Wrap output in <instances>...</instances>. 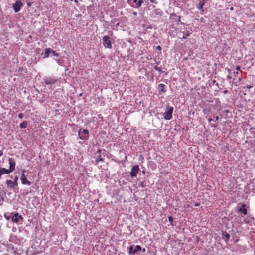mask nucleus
I'll return each mask as SVG.
<instances>
[{
	"label": "nucleus",
	"mask_w": 255,
	"mask_h": 255,
	"mask_svg": "<svg viewBox=\"0 0 255 255\" xmlns=\"http://www.w3.org/2000/svg\"><path fill=\"white\" fill-rule=\"evenodd\" d=\"M9 164V168L7 169L4 168H0V179L1 178V176L4 174H9L15 170V162L14 159L9 158L8 159Z\"/></svg>",
	"instance_id": "1"
},
{
	"label": "nucleus",
	"mask_w": 255,
	"mask_h": 255,
	"mask_svg": "<svg viewBox=\"0 0 255 255\" xmlns=\"http://www.w3.org/2000/svg\"><path fill=\"white\" fill-rule=\"evenodd\" d=\"M21 172L22 173L20 177L21 183L23 185H27L28 186L31 185V182L27 180V174H26V170L24 169L21 170Z\"/></svg>",
	"instance_id": "2"
},
{
	"label": "nucleus",
	"mask_w": 255,
	"mask_h": 255,
	"mask_svg": "<svg viewBox=\"0 0 255 255\" xmlns=\"http://www.w3.org/2000/svg\"><path fill=\"white\" fill-rule=\"evenodd\" d=\"M174 108L172 106H168L166 110L163 113L164 118L165 120H169L172 118V113Z\"/></svg>",
	"instance_id": "3"
},
{
	"label": "nucleus",
	"mask_w": 255,
	"mask_h": 255,
	"mask_svg": "<svg viewBox=\"0 0 255 255\" xmlns=\"http://www.w3.org/2000/svg\"><path fill=\"white\" fill-rule=\"evenodd\" d=\"M103 44L105 48H112V44L110 38L108 36H104L102 38Z\"/></svg>",
	"instance_id": "4"
},
{
	"label": "nucleus",
	"mask_w": 255,
	"mask_h": 255,
	"mask_svg": "<svg viewBox=\"0 0 255 255\" xmlns=\"http://www.w3.org/2000/svg\"><path fill=\"white\" fill-rule=\"evenodd\" d=\"M80 138L82 140H88L89 138V131L87 129H80L78 132Z\"/></svg>",
	"instance_id": "5"
},
{
	"label": "nucleus",
	"mask_w": 255,
	"mask_h": 255,
	"mask_svg": "<svg viewBox=\"0 0 255 255\" xmlns=\"http://www.w3.org/2000/svg\"><path fill=\"white\" fill-rule=\"evenodd\" d=\"M142 248L140 245H136L135 248H133V246H130L129 247V254H135L138 251L141 250Z\"/></svg>",
	"instance_id": "6"
},
{
	"label": "nucleus",
	"mask_w": 255,
	"mask_h": 255,
	"mask_svg": "<svg viewBox=\"0 0 255 255\" xmlns=\"http://www.w3.org/2000/svg\"><path fill=\"white\" fill-rule=\"evenodd\" d=\"M139 171V167L138 165H135L132 167L130 175L131 177H135L137 176V173Z\"/></svg>",
	"instance_id": "7"
},
{
	"label": "nucleus",
	"mask_w": 255,
	"mask_h": 255,
	"mask_svg": "<svg viewBox=\"0 0 255 255\" xmlns=\"http://www.w3.org/2000/svg\"><path fill=\"white\" fill-rule=\"evenodd\" d=\"M22 6V3L20 0H17L13 5V8L15 12H18L20 10L21 7Z\"/></svg>",
	"instance_id": "8"
},
{
	"label": "nucleus",
	"mask_w": 255,
	"mask_h": 255,
	"mask_svg": "<svg viewBox=\"0 0 255 255\" xmlns=\"http://www.w3.org/2000/svg\"><path fill=\"white\" fill-rule=\"evenodd\" d=\"M23 219L22 216L19 215L18 213H14L11 218L12 221L15 223H18L20 220H23Z\"/></svg>",
	"instance_id": "9"
},
{
	"label": "nucleus",
	"mask_w": 255,
	"mask_h": 255,
	"mask_svg": "<svg viewBox=\"0 0 255 255\" xmlns=\"http://www.w3.org/2000/svg\"><path fill=\"white\" fill-rule=\"evenodd\" d=\"M206 0H202L197 5V8L201 11V13L202 14L204 12L203 6L205 5Z\"/></svg>",
	"instance_id": "10"
},
{
	"label": "nucleus",
	"mask_w": 255,
	"mask_h": 255,
	"mask_svg": "<svg viewBox=\"0 0 255 255\" xmlns=\"http://www.w3.org/2000/svg\"><path fill=\"white\" fill-rule=\"evenodd\" d=\"M6 184L8 188L12 189L15 186H17L18 184H15L13 181L11 180H7Z\"/></svg>",
	"instance_id": "11"
},
{
	"label": "nucleus",
	"mask_w": 255,
	"mask_h": 255,
	"mask_svg": "<svg viewBox=\"0 0 255 255\" xmlns=\"http://www.w3.org/2000/svg\"><path fill=\"white\" fill-rule=\"evenodd\" d=\"M56 81L57 80L54 78H47L45 80L44 82L46 85H50L55 83Z\"/></svg>",
	"instance_id": "12"
},
{
	"label": "nucleus",
	"mask_w": 255,
	"mask_h": 255,
	"mask_svg": "<svg viewBox=\"0 0 255 255\" xmlns=\"http://www.w3.org/2000/svg\"><path fill=\"white\" fill-rule=\"evenodd\" d=\"M246 205L244 204H242L241 207L239 208V211L240 212H242L244 214V215H246L247 214V210L245 208Z\"/></svg>",
	"instance_id": "13"
},
{
	"label": "nucleus",
	"mask_w": 255,
	"mask_h": 255,
	"mask_svg": "<svg viewBox=\"0 0 255 255\" xmlns=\"http://www.w3.org/2000/svg\"><path fill=\"white\" fill-rule=\"evenodd\" d=\"M158 90H160L161 92L164 93L166 92V89L165 88V85L163 84H160L158 86Z\"/></svg>",
	"instance_id": "14"
},
{
	"label": "nucleus",
	"mask_w": 255,
	"mask_h": 255,
	"mask_svg": "<svg viewBox=\"0 0 255 255\" xmlns=\"http://www.w3.org/2000/svg\"><path fill=\"white\" fill-rule=\"evenodd\" d=\"M52 49L51 48H46L44 53V57H48L50 54L51 53Z\"/></svg>",
	"instance_id": "15"
},
{
	"label": "nucleus",
	"mask_w": 255,
	"mask_h": 255,
	"mask_svg": "<svg viewBox=\"0 0 255 255\" xmlns=\"http://www.w3.org/2000/svg\"><path fill=\"white\" fill-rule=\"evenodd\" d=\"M27 122L26 121H24L20 124L19 127L21 128H25L27 127Z\"/></svg>",
	"instance_id": "16"
},
{
	"label": "nucleus",
	"mask_w": 255,
	"mask_h": 255,
	"mask_svg": "<svg viewBox=\"0 0 255 255\" xmlns=\"http://www.w3.org/2000/svg\"><path fill=\"white\" fill-rule=\"evenodd\" d=\"M203 112L205 114H209L211 113V110L210 108H205L203 110Z\"/></svg>",
	"instance_id": "17"
},
{
	"label": "nucleus",
	"mask_w": 255,
	"mask_h": 255,
	"mask_svg": "<svg viewBox=\"0 0 255 255\" xmlns=\"http://www.w3.org/2000/svg\"><path fill=\"white\" fill-rule=\"evenodd\" d=\"M137 1L138 0H128V3L133 7V3L136 4Z\"/></svg>",
	"instance_id": "18"
},
{
	"label": "nucleus",
	"mask_w": 255,
	"mask_h": 255,
	"mask_svg": "<svg viewBox=\"0 0 255 255\" xmlns=\"http://www.w3.org/2000/svg\"><path fill=\"white\" fill-rule=\"evenodd\" d=\"M143 3V1L142 0H140L137 1V3L136 4L135 7L136 8L140 7Z\"/></svg>",
	"instance_id": "19"
},
{
	"label": "nucleus",
	"mask_w": 255,
	"mask_h": 255,
	"mask_svg": "<svg viewBox=\"0 0 255 255\" xmlns=\"http://www.w3.org/2000/svg\"><path fill=\"white\" fill-rule=\"evenodd\" d=\"M138 186L140 187L144 188L146 186V184L144 181H141L139 183Z\"/></svg>",
	"instance_id": "20"
},
{
	"label": "nucleus",
	"mask_w": 255,
	"mask_h": 255,
	"mask_svg": "<svg viewBox=\"0 0 255 255\" xmlns=\"http://www.w3.org/2000/svg\"><path fill=\"white\" fill-rule=\"evenodd\" d=\"M51 53L52 54L53 56L58 57L59 56V53L56 52L55 51L52 49Z\"/></svg>",
	"instance_id": "21"
},
{
	"label": "nucleus",
	"mask_w": 255,
	"mask_h": 255,
	"mask_svg": "<svg viewBox=\"0 0 255 255\" xmlns=\"http://www.w3.org/2000/svg\"><path fill=\"white\" fill-rule=\"evenodd\" d=\"M100 161H103V159L101 158V156L100 155L99 156V157L96 160V164H97L98 162Z\"/></svg>",
	"instance_id": "22"
},
{
	"label": "nucleus",
	"mask_w": 255,
	"mask_h": 255,
	"mask_svg": "<svg viewBox=\"0 0 255 255\" xmlns=\"http://www.w3.org/2000/svg\"><path fill=\"white\" fill-rule=\"evenodd\" d=\"M168 220L171 223V225H173V218L172 216H170L168 217Z\"/></svg>",
	"instance_id": "23"
},
{
	"label": "nucleus",
	"mask_w": 255,
	"mask_h": 255,
	"mask_svg": "<svg viewBox=\"0 0 255 255\" xmlns=\"http://www.w3.org/2000/svg\"><path fill=\"white\" fill-rule=\"evenodd\" d=\"M225 240H228L230 238V235L228 233H226L224 235Z\"/></svg>",
	"instance_id": "24"
},
{
	"label": "nucleus",
	"mask_w": 255,
	"mask_h": 255,
	"mask_svg": "<svg viewBox=\"0 0 255 255\" xmlns=\"http://www.w3.org/2000/svg\"><path fill=\"white\" fill-rule=\"evenodd\" d=\"M18 177L17 176H16L14 178V179H13V181L15 183V184H18L17 183V181H18Z\"/></svg>",
	"instance_id": "25"
},
{
	"label": "nucleus",
	"mask_w": 255,
	"mask_h": 255,
	"mask_svg": "<svg viewBox=\"0 0 255 255\" xmlns=\"http://www.w3.org/2000/svg\"><path fill=\"white\" fill-rule=\"evenodd\" d=\"M18 118L20 119H22L23 118V114L22 113H20L18 114Z\"/></svg>",
	"instance_id": "26"
},
{
	"label": "nucleus",
	"mask_w": 255,
	"mask_h": 255,
	"mask_svg": "<svg viewBox=\"0 0 255 255\" xmlns=\"http://www.w3.org/2000/svg\"><path fill=\"white\" fill-rule=\"evenodd\" d=\"M189 36V34H184V35L182 38V39H186L187 38V36Z\"/></svg>",
	"instance_id": "27"
},
{
	"label": "nucleus",
	"mask_w": 255,
	"mask_h": 255,
	"mask_svg": "<svg viewBox=\"0 0 255 255\" xmlns=\"http://www.w3.org/2000/svg\"><path fill=\"white\" fill-rule=\"evenodd\" d=\"M240 69H241V67H240V66H239V65H238V66H237L236 67V69L237 71H239V70H240Z\"/></svg>",
	"instance_id": "28"
},
{
	"label": "nucleus",
	"mask_w": 255,
	"mask_h": 255,
	"mask_svg": "<svg viewBox=\"0 0 255 255\" xmlns=\"http://www.w3.org/2000/svg\"><path fill=\"white\" fill-rule=\"evenodd\" d=\"M157 49L158 50H161L162 48H161V46H157Z\"/></svg>",
	"instance_id": "29"
},
{
	"label": "nucleus",
	"mask_w": 255,
	"mask_h": 255,
	"mask_svg": "<svg viewBox=\"0 0 255 255\" xmlns=\"http://www.w3.org/2000/svg\"><path fill=\"white\" fill-rule=\"evenodd\" d=\"M3 153L2 151H1V150H0V157H1V156H2V155H3Z\"/></svg>",
	"instance_id": "30"
},
{
	"label": "nucleus",
	"mask_w": 255,
	"mask_h": 255,
	"mask_svg": "<svg viewBox=\"0 0 255 255\" xmlns=\"http://www.w3.org/2000/svg\"><path fill=\"white\" fill-rule=\"evenodd\" d=\"M178 23L180 22L181 21H180V18L181 17L180 16H178Z\"/></svg>",
	"instance_id": "31"
},
{
	"label": "nucleus",
	"mask_w": 255,
	"mask_h": 255,
	"mask_svg": "<svg viewBox=\"0 0 255 255\" xmlns=\"http://www.w3.org/2000/svg\"><path fill=\"white\" fill-rule=\"evenodd\" d=\"M155 69L156 70H160V69L157 66H155Z\"/></svg>",
	"instance_id": "32"
},
{
	"label": "nucleus",
	"mask_w": 255,
	"mask_h": 255,
	"mask_svg": "<svg viewBox=\"0 0 255 255\" xmlns=\"http://www.w3.org/2000/svg\"><path fill=\"white\" fill-rule=\"evenodd\" d=\"M212 120H213V119H212V118H209L208 119V122H211V121H212Z\"/></svg>",
	"instance_id": "33"
},
{
	"label": "nucleus",
	"mask_w": 255,
	"mask_h": 255,
	"mask_svg": "<svg viewBox=\"0 0 255 255\" xmlns=\"http://www.w3.org/2000/svg\"><path fill=\"white\" fill-rule=\"evenodd\" d=\"M215 120H216V121H217V120H218V119H219V117L217 116H216V117H215Z\"/></svg>",
	"instance_id": "34"
},
{
	"label": "nucleus",
	"mask_w": 255,
	"mask_h": 255,
	"mask_svg": "<svg viewBox=\"0 0 255 255\" xmlns=\"http://www.w3.org/2000/svg\"><path fill=\"white\" fill-rule=\"evenodd\" d=\"M4 217L7 219H9V216H7L6 215H4Z\"/></svg>",
	"instance_id": "35"
},
{
	"label": "nucleus",
	"mask_w": 255,
	"mask_h": 255,
	"mask_svg": "<svg viewBox=\"0 0 255 255\" xmlns=\"http://www.w3.org/2000/svg\"><path fill=\"white\" fill-rule=\"evenodd\" d=\"M155 0H151L150 2H152V3H155Z\"/></svg>",
	"instance_id": "36"
},
{
	"label": "nucleus",
	"mask_w": 255,
	"mask_h": 255,
	"mask_svg": "<svg viewBox=\"0 0 255 255\" xmlns=\"http://www.w3.org/2000/svg\"><path fill=\"white\" fill-rule=\"evenodd\" d=\"M252 86H251V85H248V86H247V88H249V89H250V88H252Z\"/></svg>",
	"instance_id": "37"
},
{
	"label": "nucleus",
	"mask_w": 255,
	"mask_h": 255,
	"mask_svg": "<svg viewBox=\"0 0 255 255\" xmlns=\"http://www.w3.org/2000/svg\"><path fill=\"white\" fill-rule=\"evenodd\" d=\"M141 250H142V252H143V253H145V251H146V249H145V248H143V249H141Z\"/></svg>",
	"instance_id": "38"
},
{
	"label": "nucleus",
	"mask_w": 255,
	"mask_h": 255,
	"mask_svg": "<svg viewBox=\"0 0 255 255\" xmlns=\"http://www.w3.org/2000/svg\"><path fill=\"white\" fill-rule=\"evenodd\" d=\"M133 14L134 15H137V12H134L133 13Z\"/></svg>",
	"instance_id": "39"
},
{
	"label": "nucleus",
	"mask_w": 255,
	"mask_h": 255,
	"mask_svg": "<svg viewBox=\"0 0 255 255\" xmlns=\"http://www.w3.org/2000/svg\"><path fill=\"white\" fill-rule=\"evenodd\" d=\"M227 92H228V90H225V91H224V93H227Z\"/></svg>",
	"instance_id": "40"
},
{
	"label": "nucleus",
	"mask_w": 255,
	"mask_h": 255,
	"mask_svg": "<svg viewBox=\"0 0 255 255\" xmlns=\"http://www.w3.org/2000/svg\"><path fill=\"white\" fill-rule=\"evenodd\" d=\"M234 73L237 74H238V72L237 71L236 72H234Z\"/></svg>",
	"instance_id": "41"
},
{
	"label": "nucleus",
	"mask_w": 255,
	"mask_h": 255,
	"mask_svg": "<svg viewBox=\"0 0 255 255\" xmlns=\"http://www.w3.org/2000/svg\"><path fill=\"white\" fill-rule=\"evenodd\" d=\"M211 126H212V127H216L215 125H211Z\"/></svg>",
	"instance_id": "42"
}]
</instances>
